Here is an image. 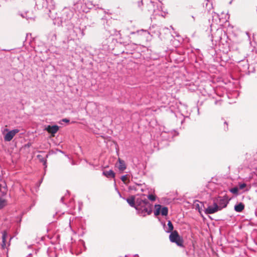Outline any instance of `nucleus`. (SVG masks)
<instances>
[{"mask_svg": "<svg viewBox=\"0 0 257 257\" xmlns=\"http://www.w3.org/2000/svg\"><path fill=\"white\" fill-rule=\"evenodd\" d=\"M137 206L136 209L138 213L142 216L150 215L152 212V204L142 194L136 199Z\"/></svg>", "mask_w": 257, "mask_h": 257, "instance_id": "f257e3e1", "label": "nucleus"}, {"mask_svg": "<svg viewBox=\"0 0 257 257\" xmlns=\"http://www.w3.org/2000/svg\"><path fill=\"white\" fill-rule=\"evenodd\" d=\"M170 240L175 243L178 246H183V240L176 230L172 231L169 235Z\"/></svg>", "mask_w": 257, "mask_h": 257, "instance_id": "f03ea898", "label": "nucleus"}, {"mask_svg": "<svg viewBox=\"0 0 257 257\" xmlns=\"http://www.w3.org/2000/svg\"><path fill=\"white\" fill-rule=\"evenodd\" d=\"M213 202L218 206L220 210L225 208L228 203V201L225 196L218 197V198L214 199Z\"/></svg>", "mask_w": 257, "mask_h": 257, "instance_id": "7ed1b4c3", "label": "nucleus"}, {"mask_svg": "<svg viewBox=\"0 0 257 257\" xmlns=\"http://www.w3.org/2000/svg\"><path fill=\"white\" fill-rule=\"evenodd\" d=\"M5 131L8 132V133L4 136V140L6 142L11 141L15 136L20 132L18 129H14L12 131H9L8 129L6 128Z\"/></svg>", "mask_w": 257, "mask_h": 257, "instance_id": "20e7f679", "label": "nucleus"}, {"mask_svg": "<svg viewBox=\"0 0 257 257\" xmlns=\"http://www.w3.org/2000/svg\"><path fill=\"white\" fill-rule=\"evenodd\" d=\"M155 207L154 214L155 216L159 215L160 213L163 216H166L168 214V209L167 207H162L161 205H156Z\"/></svg>", "mask_w": 257, "mask_h": 257, "instance_id": "39448f33", "label": "nucleus"}, {"mask_svg": "<svg viewBox=\"0 0 257 257\" xmlns=\"http://www.w3.org/2000/svg\"><path fill=\"white\" fill-rule=\"evenodd\" d=\"M145 1H146V2L147 4V7L148 8V11L150 13L155 12L156 11V10L159 9L158 5L161 4L160 2L159 3H158L157 6H156V8L155 4L156 3L155 2L152 1V0H145Z\"/></svg>", "mask_w": 257, "mask_h": 257, "instance_id": "423d86ee", "label": "nucleus"}, {"mask_svg": "<svg viewBox=\"0 0 257 257\" xmlns=\"http://www.w3.org/2000/svg\"><path fill=\"white\" fill-rule=\"evenodd\" d=\"M218 211H220L218 206L213 202L212 205H209L207 208L205 209V213L206 214H213Z\"/></svg>", "mask_w": 257, "mask_h": 257, "instance_id": "0eeeda50", "label": "nucleus"}, {"mask_svg": "<svg viewBox=\"0 0 257 257\" xmlns=\"http://www.w3.org/2000/svg\"><path fill=\"white\" fill-rule=\"evenodd\" d=\"M136 198L135 196H131L130 197L127 198L126 201L128 204L132 207H134L136 209L137 206Z\"/></svg>", "mask_w": 257, "mask_h": 257, "instance_id": "6e6552de", "label": "nucleus"}, {"mask_svg": "<svg viewBox=\"0 0 257 257\" xmlns=\"http://www.w3.org/2000/svg\"><path fill=\"white\" fill-rule=\"evenodd\" d=\"M59 130V127L56 125H48L47 128H46V130L47 131V132L49 133H50L51 134H56L57 131H58Z\"/></svg>", "mask_w": 257, "mask_h": 257, "instance_id": "1a4fd4ad", "label": "nucleus"}, {"mask_svg": "<svg viewBox=\"0 0 257 257\" xmlns=\"http://www.w3.org/2000/svg\"><path fill=\"white\" fill-rule=\"evenodd\" d=\"M244 209V205L240 202L234 206V210L237 212H241Z\"/></svg>", "mask_w": 257, "mask_h": 257, "instance_id": "9d476101", "label": "nucleus"}, {"mask_svg": "<svg viewBox=\"0 0 257 257\" xmlns=\"http://www.w3.org/2000/svg\"><path fill=\"white\" fill-rule=\"evenodd\" d=\"M103 174L107 178H114L115 177L114 173L111 170L109 171H103Z\"/></svg>", "mask_w": 257, "mask_h": 257, "instance_id": "9b49d317", "label": "nucleus"}, {"mask_svg": "<svg viewBox=\"0 0 257 257\" xmlns=\"http://www.w3.org/2000/svg\"><path fill=\"white\" fill-rule=\"evenodd\" d=\"M118 162H119V166H118L119 170L120 171L124 170L126 169V166H125L124 162L123 160H121L120 159H119Z\"/></svg>", "mask_w": 257, "mask_h": 257, "instance_id": "f8f14e48", "label": "nucleus"}, {"mask_svg": "<svg viewBox=\"0 0 257 257\" xmlns=\"http://www.w3.org/2000/svg\"><path fill=\"white\" fill-rule=\"evenodd\" d=\"M49 38L51 39V41H54L56 39V34L55 32H51L49 35Z\"/></svg>", "mask_w": 257, "mask_h": 257, "instance_id": "ddd939ff", "label": "nucleus"}, {"mask_svg": "<svg viewBox=\"0 0 257 257\" xmlns=\"http://www.w3.org/2000/svg\"><path fill=\"white\" fill-rule=\"evenodd\" d=\"M168 230L167 231L168 232H170L173 230V225L170 221L168 222Z\"/></svg>", "mask_w": 257, "mask_h": 257, "instance_id": "4468645a", "label": "nucleus"}, {"mask_svg": "<svg viewBox=\"0 0 257 257\" xmlns=\"http://www.w3.org/2000/svg\"><path fill=\"white\" fill-rule=\"evenodd\" d=\"M6 205V201L5 199L0 198V209L3 208Z\"/></svg>", "mask_w": 257, "mask_h": 257, "instance_id": "2eb2a0df", "label": "nucleus"}, {"mask_svg": "<svg viewBox=\"0 0 257 257\" xmlns=\"http://www.w3.org/2000/svg\"><path fill=\"white\" fill-rule=\"evenodd\" d=\"M230 191L234 194H237L238 191V187H234L230 189Z\"/></svg>", "mask_w": 257, "mask_h": 257, "instance_id": "dca6fc26", "label": "nucleus"}, {"mask_svg": "<svg viewBox=\"0 0 257 257\" xmlns=\"http://www.w3.org/2000/svg\"><path fill=\"white\" fill-rule=\"evenodd\" d=\"M6 241V234L5 233H4L3 234V244H2L3 247H4V246L6 245V243H5Z\"/></svg>", "mask_w": 257, "mask_h": 257, "instance_id": "f3484780", "label": "nucleus"}, {"mask_svg": "<svg viewBox=\"0 0 257 257\" xmlns=\"http://www.w3.org/2000/svg\"><path fill=\"white\" fill-rule=\"evenodd\" d=\"M148 198L150 200L153 201H155L156 200L155 196H154V195H153L152 194L149 195L148 196Z\"/></svg>", "mask_w": 257, "mask_h": 257, "instance_id": "a211bd4d", "label": "nucleus"}, {"mask_svg": "<svg viewBox=\"0 0 257 257\" xmlns=\"http://www.w3.org/2000/svg\"><path fill=\"white\" fill-rule=\"evenodd\" d=\"M246 185L245 183L239 184L238 185V189H243L246 187Z\"/></svg>", "mask_w": 257, "mask_h": 257, "instance_id": "6ab92c4d", "label": "nucleus"}, {"mask_svg": "<svg viewBox=\"0 0 257 257\" xmlns=\"http://www.w3.org/2000/svg\"><path fill=\"white\" fill-rule=\"evenodd\" d=\"M127 176L124 175L121 177V180H122V181L125 182L126 181V180H127Z\"/></svg>", "mask_w": 257, "mask_h": 257, "instance_id": "aec40b11", "label": "nucleus"}, {"mask_svg": "<svg viewBox=\"0 0 257 257\" xmlns=\"http://www.w3.org/2000/svg\"><path fill=\"white\" fill-rule=\"evenodd\" d=\"M62 121L65 122H69V120L67 118H64L62 119Z\"/></svg>", "mask_w": 257, "mask_h": 257, "instance_id": "412c9836", "label": "nucleus"}, {"mask_svg": "<svg viewBox=\"0 0 257 257\" xmlns=\"http://www.w3.org/2000/svg\"><path fill=\"white\" fill-rule=\"evenodd\" d=\"M138 4V7H140L141 6V4H143V1H141V2H139Z\"/></svg>", "mask_w": 257, "mask_h": 257, "instance_id": "4be33fe9", "label": "nucleus"}, {"mask_svg": "<svg viewBox=\"0 0 257 257\" xmlns=\"http://www.w3.org/2000/svg\"><path fill=\"white\" fill-rule=\"evenodd\" d=\"M196 208H198L199 211H200L199 205L198 204H196Z\"/></svg>", "mask_w": 257, "mask_h": 257, "instance_id": "5701e85b", "label": "nucleus"}, {"mask_svg": "<svg viewBox=\"0 0 257 257\" xmlns=\"http://www.w3.org/2000/svg\"><path fill=\"white\" fill-rule=\"evenodd\" d=\"M43 161L44 162V165H46V161L45 160H43Z\"/></svg>", "mask_w": 257, "mask_h": 257, "instance_id": "b1692460", "label": "nucleus"}, {"mask_svg": "<svg viewBox=\"0 0 257 257\" xmlns=\"http://www.w3.org/2000/svg\"><path fill=\"white\" fill-rule=\"evenodd\" d=\"M63 200H64V197L61 198V200L62 202H63Z\"/></svg>", "mask_w": 257, "mask_h": 257, "instance_id": "393cba45", "label": "nucleus"}, {"mask_svg": "<svg viewBox=\"0 0 257 257\" xmlns=\"http://www.w3.org/2000/svg\"><path fill=\"white\" fill-rule=\"evenodd\" d=\"M27 257H32V256H31V254H29V256H27Z\"/></svg>", "mask_w": 257, "mask_h": 257, "instance_id": "a878e982", "label": "nucleus"}, {"mask_svg": "<svg viewBox=\"0 0 257 257\" xmlns=\"http://www.w3.org/2000/svg\"><path fill=\"white\" fill-rule=\"evenodd\" d=\"M135 256L139 257L138 254L135 255Z\"/></svg>", "mask_w": 257, "mask_h": 257, "instance_id": "bb28decb", "label": "nucleus"}, {"mask_svg": "<svg viewBox=\"0 0 257 257\" xmlns=\"http://www.w3.org/2000/svg\"><path fill=\"white\" fill-rule=\"evenodd\" d=\"M118 194L119 195V196L121 197V194H120V193L118 192Z\"/></svg>", "mask_w": 257, "mask_h": 257, "instance_id": "cd10ccee", "label": "nucleus"}]
</instances>
